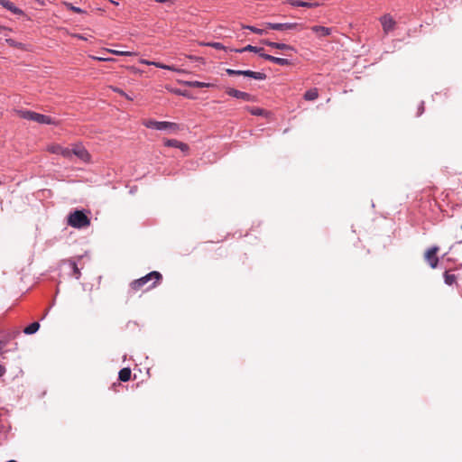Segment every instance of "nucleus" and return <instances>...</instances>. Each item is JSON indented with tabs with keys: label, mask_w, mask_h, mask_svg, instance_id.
<instances>
[{
	"label": "nucleus",
	"mask_w": 462,
	"mask_h": 462,
	"mask_svg": "<svg viewBox=\"0 0 462 462\" xmlns=\"http://www.w3.org/2000/svg\"><path fill=\"white\" fill-rule=\"evenodd\" d=\"M246 110L253 116H266L268 112L257 106H246Z\"/></svg>",
	"instance_id": "nucleus-22"
},
{
	"label": "nucleus",
	"mask_w": 462,
	"mask_h": 462,
	"mask_svg": "<svg viewBox=\"0 0 462 462\" xmlns=\"http://www.w3.org/2000/svg\"><path fill=\"white\" fill-rule=\"evenodd\" d=\"M62 263L67 265L69 269V274L75 279L79 280L81 276L80 269L78 267L77 263L73 259L63 260Z\"/></svg>",
	"instance_id": "nucleus-11"
},
{
	"label": "nucleus",
	"mask_w": 462,
	"mask_h": 462,
	"mask_svg": "<svg viewBox=\"0 0 462 462\" xmlns=\"http://www.w3.org/2000/svg\"><path fill=\"white\" fill-rule=\"evenodd\" d=\"M94 60H99V61H111L113 59L111 58H104V57H92Z\"/></svg>",
	"instance_id": "nucleus-34"
},
{
	"label": "nucleus",
	"mask_w": 462,
	"mask_h": 462,
	"mask_svg": "<svg viewBox=\"0 0 462 462\" xmlns=\"http://www.w3.org/2000/svg\"><path fill=\"white\" fill-rule=\"evenodd\" d=\"M125 97L127 98L128 100H133V97H131L130 95L126 94V97Z\"/></svg>",
	"instance_id": "nucleus-40"
},
{
	"label": "nucleus",
	"mask_w": 462,
	"mask_h": 462,
	"mask_svg": "<svg viewBox=\"0 0 462 462\" xmlns=\"http://www.w3.org/2000/svg\"><path fill=\"white\" fill-rule=\"evenodd\" d=\"M6 372V369L4 365H0V377L3 376Z\"/></svg>",
	"instance_id": "nucleus-36"
},
{
	"label": "nucleus",
	"mask_w": 462,
	"mask_h": 462,
	"mask_svg": "<svg viewBox=\"0 0 462 462\" xmlns=\"http://www.w3.org/2000/svg\"><path fill=\"white\" fill-rule=\"evenodd\" d=\"M304 99L307 101H313L319 97V91L317 88H310L307 90L303 96Z\"/></svg>",
	"instance_id": "nucleus-24"
},
{
	"label": "nucleus",
	"mask_w": 462,
	"mask_h": 462,
	"mask_svg": "<svg viewBox=\"0 0 462 462\" xmlns=\"http://www.w3.org/2000/svg\"><path fill=\"white\" fill-rule=\"evenodd\" d=\"M162 275L157 271H152L146 275L131 282L130 290L135 292L145 285H147L146 290L153 289L162 282Z\"/></svg>",
	"instance_id": "nucleus-1"
},
{
	"label": "nucleus",
	"mask_w": 462,
	"mask_h": 462,
	"mask_svg": "<svg viewBox=\"0 0 462 462\" xmlns=\"http://www.w3.org/2000/svg\"><path fill=\"white\" fill-rule=\"evenodd\" d=\"M0 5L7 9L8 11H10L11 13L14 14H18V15H22L23 14V11L20 8H18L17 6H15V5L9 1V0H0Z\"/></svg>",
	"instance_id": "nucleus-16"
},
{
	"label": "nucleus",
	"mask_w": 462,
	"mask_h": 462,
	"mask_svg": "<svg viewBox=\"0 0 462 462\" xmlns=\"http://www.w3.org/2000/svg\"><path fill=\"white\" fill-rule=\"evenodd\" d=\"M226 92L228 96L237 99H242L248 102L255 100V97L253 95L232 88H227Z\"/></svg>",
	"instance_id": "nucleus-9"
},
{
	"label": "nucleus",
	"mask_w": 462,
	"mask_h": 462,
	"mask_svg": "<svg viewBox=\"0 0 462 462\" xmlns=\"http://www.w3.org/2000/svg\"><path fill=\"white\" fill-rule=\"evenodd\" d=\"M48 151L53 154H59L70 160L69 147H63L60 144H52L48 147Z\"/></svg>",
	"instance_id": "nucleus-12"
},
{
	"label": "nucleus",
	"mask_w": 462,
	"mask_h": 462,
	"mask_svg": "<svg viewBox=\"0 0 462 462\" xmlns=\"http://www.w3.org/2000/svg\"><path fill=\"white\" fill-rule=\"evenodd\" d=\"M131 369L128 367L122 368L118 373V379L121 382H128L131 379Z\"/></svg>",
	"instance_id": "nucleus-23"
},
{
	"label": "nucleus",
	"mask_w": 462,
	"mask_h": 462,
	"mask_svg": "<svg viewBox=\"0 0 462 462\" xmlns=\"http://www.w3.org/2000/svg\"><path fill=\"white\" fill-rule=\"evenodd\" d=\"M226 72L229 76H240L242 75V70L233 69H226Z\"/></svg>",
	"instance_id": "nucleus-31"
},
{
	"label": "nucleus",
	"mask_w": 462,
	"mask_h": 462,
	"mask_svg": "<svg viewBox=\"0 0 462 462\" xmlns=\"http://www.w3.org/2000/svg\"><path fill=\"white\" fill-rule=\"evenodd\" d=\"M107 52H110L114 55H117V56H126V57H130V56H134V55H136L135 52H133V51H116V50H112V49H107L106 50Z\"/></svg>",
	"instance_id": "nucleus-27"
},
{
	"label": "nucleus",
	"mask_w": 462,
	"mask_h": 462,
	"mask_svg": "<svg viewBox=\"0 0 462 462\" xmlns=\"http://www.w3.org/2000/svg\"><path fill=\"white\" fill-rule=\"evenodd\" d=\"M112 89L114 92L118 93L120 96L126 97V93L124 90H122L121 88L113 87Z\"/></svg>",
	"instance_id": "nucleus-32"
},
{
	"label": "nucleus",
	"mask_w": 462,
	"mask_h": 462,
	"mask_svg": "<svg viewBox=\"0 0 462 462\" xmlns=\"http://www.w3.org/2000/svg\"><path fill=\"white\" fill-rule=\"evenodd\" d=\"M242 75L257 80H264L266 79L265 73L256 72L253 70H242Z\"/></svg>",
	"instance_id": "nucleus-20"
},
{
	"label": "nucleus",
	"mask_w": 462,
	"mask_h": 462,
	"mask_svg": "<svg viewBox=\"0 0 462 462\" xmlns=\"http://www.w3.org/2000/svg\"><path fill=\"white\" fill-rule=\"evenodd\" d=\"M157 3H170L171 5H173V0H154Z\"/></svg>",
	"instance_id": "nucleus-37"
},
{
	"label": "nucleus",
	"mask_w": 462,
	"mask_h": 462,
	"mask_svg": "<svg viewBox=\"0 0 462 462\" xmlns=\"http://www.w3.org/2000/svg\"><path fill=\"white\" fill-rule=\"evenodd\" d=\"M457 243L458 244L462 243V234L457 235Z\"/></svg>",
	"instance_id": "nucleus-38"
},
{
	"label": "nucleus",
	"mask_w": 462,
	"mask_h": 462,
	"mask_svg": "<svg viewBox=\"0 0 462 462\" xmlns=\"http://www.w3.org/2000/svg\"><path fill=\"white\" fill-rule=\"evenodd\" d=\"M69 153L70 159L74 155L83 162H88L91 159L89 152L80 143L72 144L71 148H69Z\"/></svg>",
	"instance_id": "nucleus-5"
},
{
	"label": "nucleus",
	"mask_w": 462,
	"mask_h": 462,
	"mask_svg": "<svg viewBox=\"0 0 462 462\" xmlns=\"http://www.w3.org/2000/svg\"><path fill=\"white\" fill-rule=\"evenodd\" d=\"M78 37H79V39L85 40V38H84L83 36L79 35Z\"/></svg>",
	"instance_id": "nucleus-42"
},
{
	"label": "nucleus",
	"mask_w": 462,
	"mask_h": 462,
	"mask_svg": "<svg viewBox=\"0 0 462 462\" xmlns=\"http://www.w3.org/2000/svg\"><path fill=\"white\" fill-rule=\"evenodd\" d=\"M143 125L147 128L155 129L159 131L177 132L180 129V126L177 123L167 121H156L153 119L143 120Z\"/></svg>",
	"instance_id": "nucleus-2"
},
{
	"label": "nucleus",
	"mask_w": 462,
	"mask_h": 462,
	"mask_svg": "<svg viewBox=\"0 0 462 462\" xmlns=\"http://www.w3.org/2000/svg\"><path fill=\"white\" fill-rule=\"evenodd\" d=\"M232 51H235V52H244V51H252V52H255L257 54H259V56L261 57V54H264L263 52V49L261 48V47H256V46H253V45H246L245 47L242 48V49H232L231 50Z\"/></svg>",
	"instance_id": "nucleus-19"
},
{
	"label": "nucleus",
	"mask_w": 462,
	"mask_h": 462,
	"mask_svg": "<svg viewBox=\"0 0 462 462\" xmlns=\"http://www.w3.org/2000/svg\"><path fill=\"white\" fill-rule=\"evenodd\" d=\"M68 224L75 228H82L89 226L90 220L83 211L76 210L69 215Z\"/></svg>",
	"instance_id": "nucleus-3"
},
{
	"label": "nucleus",
	"mask_w": 462,
	"mask_h": 462,
	"mask_svg": "<svg viewBox=\"0 0 462 462\" xmlns=\"http://www.w3.org/2000/svg\"><path fill=\"white\" fill-rule=\"evenodd\" d=\"M110 2L116 5H118V2H116V1H113V0H110Z\"/></svg>",
	"instance_id": "nucleus-41"
},
{
	"label": "nucleus",
	"mask_w": 462,
	"mask_h": 462,
	"mask_svg": "<svg viewBox=\"0 0 462 462\" xmlns=\"http://www.w3.org/2000/svg\"><path fill=\"white\" fill-rule=\"evenodd\" d=\"M139 62L141 64H144V65H148V66H154L159 69H167V70H171V71H174V72H178V73L183 72V69H179V68H176V67L171 66V65H166V64H163V63H161L158 61H151V60H148L145 59H141L139 60Z\"/></svg>",
	"instance_id": "nucleus-10"
},
{
	"label": "nucleus",
	"mask_w": 462,
	"mask_h": 462,
	"mask_svg": "<svg viewBox=\"0 0 462 462\" xmlns=\"http://www.w3.org/2000/svg\"><path fill=\"white\" fill-rule=\"evenodd\" d=\"M244 28L251 31L252 32L259 34V35L266 34L267 30H268L266 27L265 28H257V27L252 26V25H246Z\"/></svg>",
	"instance_id": "nucleus-28"
},
{
	"label": "nucleus",
	"mask_w": 462,
	"mask_h": 462,
	"mask_svg": "<svg viewBox=\"0 0 462 462\" xmlns=\"http://www.w3.org/2000/svg\"><path fill=\"white\" fill-rule=\"evenodd\" d=\"M384 34H388L393 32L396 27V22L393 16L389 14H385L379 19Z\"/></svg>",
	"instance_id": "nucleus-8"
},
{
	"label": "nucleus",
	"mask_w": 462,
	"mask_h": 462,
	"mask_svg": "<svg viewBox=\"0 0 462 462\" xmlns=\"http://www.w3.org/2000/svg\"><path fill=\"white\" fill-rule=\"evenodd\" d=\"M439 250V247L437 245H434V246L429 248L425 253L424 258L432 269L437 268V266L439 264V257L437 256Z\"/></svg>",
	"instance_id": "nucleus-7"
},
{
	"label": "nucleus",
	"mask_w": 462,
	"mask_h": 462,
	"mask_svg": "<svg viewBox=\"0 0 462 462\" xmlns=\"http://www.w3.org/2000/svg\"><path fill=\"white\" fill-rule=\"evenodd\" d=\"M6 462H16V461H15V460L11 459V460H8V461H6Z\"/></svg>",
	"instance_id": "nucleus-43"
},
{
	"label": "nucleus",
	"mask_w": 462,
	"mask_h": 462,
	"mask_svg": "<svg viewBox=\"0 0 462 462\" xmlns=\"http://www.w3.org/2000/svg\"><path fill=\"white\" fill-rule=\"evenodd\" d=\"M264 26L275 31L302 30L304 28L301 23H265Z\"/></svg>",
	"instance_id": "nucleus-6"
},
{
	"label": "nucleus",
	"mask_w": 462,
	"mask_h": 462,
	"mask_svg": "<svg viewBox=\"0 0 462 462\" xmlns=\"http://www.w3.org/2000/svg\"><path fill=\"white\" fill-rule=\"evenodd\" d=\"M262 42L264 45L269 46L271 48H274V49H278V50H282V51H295V48L293 46L286 44V43L271 42L269 40H263Z\"/></svg>",
	"instance_id": "nucleus-13"
},
{
	"label": "nucleus",
	"mask_w": 462,
	"mask_h": 462,
	"mask_svg": "<svg viewBox=\"0 0 462 462\" xmlns=\"http://www.w3.org/2000/svg\"><path fill=\"white\" fill-rule=\"evenodd\" d=\"M37 3H39L40 5H44V1L43 0H35Z\"/></svg>",
	"instance_id": "nucleus-39"
},
{
	"label": "nucleus",
	"mask_w": 462,
	"mask_h": 462,
	"mask_svg": "<svg viewBox=\"0 0 462 462\" xmlns=\"http://www.w3.org/2000/svg\"><path fill=\"white\" fill-rule=\"evenodd\" d=\"M186 86L188 87H190V88H211L213 87L214 85L211 84V83H207V82H201V81H198V80H192V81H185L184 83Z\"/></svg>",
	"instance_id": "nucleus-21"
},
{
	"label": "nucleus",
	"mask_w": 462,
	"mask_h": 462,
	"mask_svg": "<svg viewBox=\"0 0 462 462\" xmlns=\"http://www.w3.org/2000/svg\"><path fill=\"white\" fill-rule=\"evenodd\" d=\"M424 112V102H421L418 108V116H420Z\"/></svg>",
	"instance_id": "nucleus-35"
},
{
	"label": "nucleus",
	"mask_w": 462,
	"mask_h": 462,
	"mask_svg": "<svg viewBox=\"0 0 462 462\" xmlns=\"http://www.w3.org/2000/svg\"><path fill=\"white\" fill-rule=\"evenodd\" d=\"M164 145L165 146H168V147H174V148H178L180 149V151H182L183 152H186L189 151V146L188 144L179 141V140H176V139H168L164 142Z\"/></svg>",
	"instance_id": "nucleus-15"
},
{
	"label": "nucleus",
	"mask_w": 462,
	"mask_h": 462,
	"mask_svg": "<svg viewBox=\"0 0 462 462\" xmlns=\"http://www.w3.org/2000/svg\"><path fill=\"white\" fill-rule=\"evenodd\" d=\"M67 5L69 6V8L70 10H72L73 12H75L77 14H81L83 12L79 7H75L71 4H68Z\"/></svg>",
	"instance_id": "nucleus-33"
},
{
	"label": "nucleus",
	"mask_w": 462,
	"mask_h": 462,
	"mask_svg": "<svg viewBox=\"0 0 462 462\" xmlns=\"http://www.w3.org/2000/svg\"><path fill=\"white\" fill-rule=\"evenodd\" d=\"M39 328H40L39 322H32L23 329V332L27 335H32V334H34L35 332H37Z\"/></svg>",
	"instance_id": "nucleus-26"
},
{
	"label": "nucleus",
	"mask_w": 462,
	"mask_h": 462,
	"mask_svg": "<svg viewBox=\"0 0 462 462\" xmlns=\"http://www.w3.org/2000/svg\"><path fill=\"white\" fill-rule=\"evenodd\" d=\"M22 116L24 119L34 121L42 125H55V120L46 115L39 114L33 111H23L22 112Z\"/></svg>",
	"instance_id": "nucleus-4"
},
{
	"label": "nucleus",
	"mask_w": 462,
	"mask_h": 462,
	"mask_svg": "<svg viewBox=\"0 0 462 462\" xmlns=\"http://www.w3.org/2000/svg\"><path fill=\"white\" fill-rule=\"evenodd\" d=\"M207 46H210L216 50H226V47L221 42H208L206 44Z\"/></svg>",
	"instance_id": "nucleus-30"
},
{
	"label": "nucleus",
	"mask_w": 462,
	"mask_h": 462,
	"mask_svg": "<svg viewBox=\"0 0 462 462\" xmlns=\"http://www.w3.org/2000/svg\"><path fill=\"white\" fill-rule=\"evenodd\" d=\"M289 4L295 7L315 8L319 5L318 2H306L301 0H289Z\"/></svg>",
	"instance_id": "nucleus-18"
},
{
	"label": "nucleus",
	"mask_w": 462,
	"mask_h": 462,
	"mask_svg": "<svg viewBox=\"0 0 462 462\" xmlns=\"http://www.w3.org/2000/svg\"><path fill=\"white\" fill-rule=\"evenodd\" d=\"M261 57L268 61H271L280 66H288L291 64V60H289L288 59L274 57L270 54H261Z\"/></svg>",
	"instance_id": "nucleus-14"
},
{
	"label": "nucleus",
	"mask_w": 462,
	"mask_h": 462,
	"mask_svg": "<svg viewBox=\"0 0 462 462\" xmlns=\"http://www.w3.org/2000/svg\"><path fill=\"white\" fill-rule=\"evenodd\" d=\"M462 234V223L452 226L453 238L457 242V235Z\"/></svg>",
	"instance_id": "nucleus-29"
},
{
	"label": "nucleus",
	"mask_w": 462,
	"mask_h": 462,
	"mask_svg": "<svg viewBox=\"0 0 462 462\" xmlns=\"http://www.w3.org/2000/svg\"><path fill=\"white\" fill-rule=\"evenodd\" d=\"M311 31L317 33L319 38L329 36L332 32V29L321 25H314L311 27Z\"/></svg>",
	"instance_id": "nucleus-17"
},
{
	"label": "nucleus",
	"mask_w": 462,
	"mask_h": 462,
	"mask_svg": "<svg viewBox=\"0 0 462 462\" xmlns=\"http://www.w3.org/2000/svg\"><path fill=\"white\" fill-rule=\"evenodd\" d=\"M443 277L447 285H453L457 282V276L455 274H451L449 271H446L443 274Z\"/></svg>",
	"instance_id": "nucleus-25"
}]
</instances>
